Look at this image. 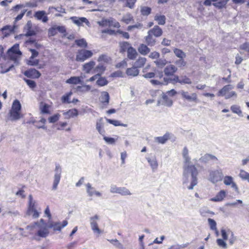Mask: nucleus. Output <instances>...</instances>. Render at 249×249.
<instances>
[{
  "label": "nucleus",
  "mask_w": 249,
  "mask_h": 249,
  "mask_svg": "<svg viewBox=\"0 0 249 249\" xmlns=\"http://www.w3.org/2000/svg\"><path fill=\"white\" fill-rule=\"evenodd\" d=\"M182 156L184 160L182 182L188 189L192 190L197 183L198 172L195 165L191 164V158L186 147L183 149Z\"/></svg>",
  "instance_id": "obj_1"
},
{
  "label": "nucleus",
  "mask_w": 249,
  "mask_h": 249,
  "mask_svg": "<svg viewBox=\"0 0 249 249\" xmlns=\"http://www.w3.org/2000/svg\"><path fill=\"white\" fill-rule=\"evenodd\" d=\"M150 65H148L142 70L143 73V77L146 79L153 78L150 80V83L154 86H161L167 85L169 79L163 77V72L161 71H158L156 69H153V71L148 72V68Z\"/></svg>",
  "instance_id": "obj_2"
},
{
  "label": "nucleus",
  "mask_w": 249,
  "mask_h": 249,
  "mask_svg": "<svg viewBox=\"0 0 249 249\" xmlns=\"http://www.w3.org/2000/svg\"><path fill=\"white\" fill-rule=\"evenodd\" d=\"M49 229L48 223H46L43 219L27 227V230L31 233L36 234L42 237H45L48 235Z\"/></svg>",
  "instance_id": "obj_3"
},
{
  "label": "nucleus",
  "mask_w": 249,
  "mask_h": 249,
  "mask_svg": "<svg viewBox=\"0 0 249 249\" xmlns=\"http://www.w3.org/2000/svg\"><path fill=\"white\" fill-rule=\"evenodd\" d=\"M28 199L26 215L34 218H37L41 213V208L38 207L37 202L33 199L32 195H29Z\"/></svg>",
  "instance_id": "obj_4"
},
{
  "label": "nucleus",
  "mask_w": 249,
  "mask_h": 249,
  "mask_svg": "<svg viewBox=\"0 0 249 249\" xmlns=\"http://www.w3.org/2000/svg\"><path fill=\"white\" fill-rule=\"evenodd\" d=\"M21 107V104L18 100H16L13 102L10 112L9 118L11 120H18L22 117V115L20 112Z\"/></svg>",
  "instance_id": "obj_5"
},
{
  "label": "nucleus",
  "mask_w": 249,
  "mask_h": 249,
  "mask_svg": "<svg viewBox=\"0 0 249 249\" xmlns=\"http://www.w3.org/2000/svg\"><path fill=\"white\" fill-rule=\"evenodd\" d=\"M233 89V86L231 85H226L218 91L217 96L224 97L226 99H228L232 97H236V93L235 91L231 90Z\"/></svg>",
  "instance_id": "obj_6"
},
{
  "label": "nucleus",
  "mask_w": 249,
  "mask_h": 249,
  "mask_svg": "<svg viewBox=\"0 0 249 249\" xmlns=\"http://www.w3.org/2000/svg\"><path fill=\"white\" fill-rule=\"evenodd\" d=\"M100 219V216L95 214L91 216L89 218L90 226L91 230L96 236L98 237L103 233V231L99 227L98 221Z\"/></svg>",
  "instance_id": "obj_7"
},
{
  "label": "nucleus",
  "mask_w": 249,
  "mask_h": 249,
  "mask_svg": "<svg viewBox=\"0 0 249 249\" xmlns=\"http://www.w3.org/2000/svg\"><path fill=\"white\" fill-rule=\"evenodd\" d=\"M62 174V168L59 164H56L54 170L53 180L52 185V190H55L57 188Z\"/></svg>",
  "instance_id": "obj_8"
},
{
  "label": "nucleus",
  "mask_w": 249,
  "mask_h": 249,
  "mask_svg": "<svg viewBox=\"0 0 249 249\" xmlns=\"http://www.w3.org/2000/svg\"><path fill=\"white\" fill-rule=\"evenodd\" d=\"M93 53L91 51L81 49L77 51L75 60L78 62H84L86 60L90 58Z\"/></svg>",
  "instance_id": "obj_9"
},
{
  "label": "nucleus",
  "mask_w": 249,
  "mask_h": 249,
  "mask_svg": "<svg viewBox=\"0 0 249 249\" xmlns=\"http://www.w3.org/2000/svg\"><path fill=\"white\" fill-rule=\"evenodd\" d=\"M223 175L221 170H212L209 172L208 180L213 183H216L222 180Z\"/></svg>",
  "instance_id": "obj_10"
},
{
  "label": "nucleus",
  "mask_w": 249,
  "mask_h": 249,
  "mask_svg": "<svg viewBox=\"0 0 249 249\" xmlns=\"http://www.w3.org/2000/svg\"><path fill=\"white\" fill-rule=\"evenodd\" d=\"M7 55L10 59L15 61L19 58L21 55V52L19 49V45L16 44L11 49H9L7 52Z\"/></svg>",
  "instance_id": "obj_11"
},
{
  "label": "nucleus",
  "mask_w": 249,
  "mask_h": 249,
  "mask_svg": "<svg viewBox=\"0 0 249 249\" xmlns=\"http://www.w3.org/2000/svg\"><path fill=\"white\" fill-rule=\"evenodd\" d=\"M68 221L66 220L60 222H53L49 220L48 222V227L53 229L54 231H60L63 228L68 225Z\"/></svg>",
  "instance_id": "obj_12"
},
{
  "label": "nucleus",
  "mask_w": 249,
  "mask_h": 249,
  "mask_svg": "<svg viewBox=\"0 0 249 249\" xmlns=\"http://www.w3.org/2000/svg\"><path fill=\"white\" fill-rule=\"evenodd\" d=\"M52 103L45 101L41 102L39 104V110L42 114H49L51 113L52 110Z\"/></svg>",
  "instance_id": "obj_13"
},
{
  "label": "nucleus",
  "mask_w": 249,
  "mask_h": 249,
  "mask_svg": "<svg viewBox=\"0 0 249 249\" xmlns=\"http://www.w3.org/2000/svg\"><path fill=\"white\" fill-rule=\"evenodd\" d=\"M223 182L225 185L231 186V187L234 189V190L239 193V188L236 183L233 180V178L230 176H226L224 177H223Z\"/></svg>",
  "instance_id": "obj_14"
},
{
  "label": "nucleus",
  "mask_w": 249,
  "mask_h": 249,
  "mask_svg": "<svg viewBox=\"0 0 249 249\" xmlns=\"http://www.w3.org/2000/svg\"><path fill=\"white\" fill-rule=\"evenodd\" d=\"M221 235L224 240H227L228 238L230 237L229 241L231 244H233L235 238L233 236V233L230 230H226L225 229H222L221 230Z\"/></svg>",
  "instance_id": "obj_15"
},
{
  "label": "nucleus",
  "mask_w": 249,
  "mask_h": 249,
  "mask_svg": "<svg viewBox=\"0 0 249 249\" xmlns=\"http://www.w3.org/2000/svg\"><path fill=\"white\" fill-rule=\"evenodd\" d=\"M227 195V192L221 190L213 197L210 199V201L214 202H221L224 200Z\"/></svg>",
  "instance_id": "obj_16"
},
{
  "label": "nucleus",
  "mask_w": 249,
  "mask_h": 249,
  "mask_svg": "<svg viewBox=\"0 0 249 249\" xmlns=\"http://www.w3.org/2000/svg\"><path fill=\"white\" fill-rule=\"evenodd\" d=\"M87 192L88 196L90 197H98L102 196V194L96 191L94 188L92 187L90 184L88 183L86 184Z\"/></svg>",
  "instance_id": "obj_17"
},
{
  "label": "nucleus",
  "mask_w": 249,
  "mask_h": 249,
  "mask_svg": "<svg viewBox=\"0 0 249 249\" xmlns=\"http://www.w3.org/2000/svg\"><path fill=\"white\" fill-rule=\"evenodd\" d=\"M72 22L78 26H82L83 23H85L88 26H89V22L86 18H78L76 17H71L70 18Z\"/></svg>",
  "instance_id": "obj_18"
},
{
  "label": "nucleus",
  "mask_w": 249,
  "mask_h": 249,
  "mask_svg": "<svg viewBox=\"0 0 249 249\" xmlns=\"http://www.w3.org/2000/svg\"><path fill=\"white\" fill-rule=\"evenodd\" d=\"M180 94L183 98L190 102H196L197 95L196 93H189L187 91H181Z\"/></svg>",
  "instance_id": "obj_19"
},
{
  "label": "nucleus",
  "mask_w": 249,
  "mask_h": 249,
  "mask_svg": "<svg viewBox=\"0 0 249 249\" xmlns=\"http://www.w3.org/2000/svg\"><path fill=\"white\" fill-rule=\"evenodd\" d=\"M82 76H71L66 81V83L71 85H78L83 83Z\"/></svg>",
  "instance_id": "obj_20"
},
{
  "label": "nucleus",
  "mask_w": 249,
  "mask_h": 249,
  "mask_svg": "<svg viewBox=\"0 0 249 249\" xmlns=\"http://www.w3.org/2000/svg\"><path fill=\"white\" fill-rule=\"evenodd\" d=\"M95 62L93 61H90L82 65V70L85 73H89L95 67Z\"/></svg>",
  "instance_id": "obj_21"
},
{
  "label": "nucleus",
  "mask_w": 249,
  "mask_h": 249,
  "mask_svg": "<svg viewBox=\"0 0 249 249\" xmlns=\"http://www.w3.org/2000/svg\"><path fill=\"white\" fill-rule=\"evenodd\" d=\"M25 75L32 78H37L40 77V73L34 69H31L24 72Z\"/></svg>",
  "instance_id": "obj_22"
},
{
  "label": "nucleus",
  "mask_w": 249,
  "mask_h": 249,
  "mask_svg": "<svg viewBox=\"0 0 249 249\" xmlns=\"http://www.w3.org/2000/svg\"><path fill=\"white\" fill-rule=\"evenodd\" d=\"M96 128L100 134L102 136H104L105 134V130L104 129V123L102 118H100L97 121Z\"/></svg>",
  "instance_id": "obj_23"
},
{
  "label": "nucleus",
  "mask_w": 249,
  "mask_h": 249,
  "mask_svg": "<svg viewBox=\"0 0 249 249\" xmlns=\"http://www.w3.org/2000/svg\"><path fill=\"white\" fill-rule=\"evenodd\" d=\"M126 74L130 77H133L138 75L139 70L135 66L127 68L125 71Z\"/></svg>",
  "instance_id": "obj_24"
},
{
  "label": "nucleus",
  "mask_w": 249,
  "mask_h": 249,
  "mask_svg": "<svg viewBox=\"0 0 249 249\" xmlns=\"http://www.w3.org/2000/svg\"><path fill=\"white\" fill-rule=\"evenodd\" d=\"M27 63L31 66H36L39 69H42L45 66V64H39V60L35 58L30 57L27 61Z\"/></svg>",
  "instance_id": "obj_25"
},
{
  "label": "nucleus",
  "mask_w": 249,
  "mask_h": 249,
  "mask_svg": "<svg viewBox=\"0 0 249 249\" xmlns=\"http://www.w3.org/2000/svg\"><path fill=\"white\" fill-rule=\"evenodd\" d=\"M148 33L155 37H159L162 35V31L159 26H155L153 29L150 30Z\"/></svg>",
  "instance_id": "obj_26"
},
{
  "label": "nucleus",
  "mask_w": 249,
  "mask_h": 249,
  "mask_svg": "<svg viewBox=\"0 0 249 249\" xmlns=\"http://www.w3.org/2000/svg\"><path fill=\"white\" fill-rule=\"evenodd\" d=\"M111 61V58L107 54H103L100 55L98 58L97 61L102 64H109Z\"/></svg>",
  "instance_id": "obj_27"
},
{
  "label": "nucleus",
  "mask_w": 249,
  "mask_h": 249,
  "mask_svg": "<svg viewBox=\"0 0 249 249\" xmlns=\"http://www.w3.org/2000/svg\"><path fill=\"white\" fill-rule=\"evenodd\" d=\"M78 115V110L75 108L69 110L67 111L63 112V115L66 119H70L71 118L77 116Z\"/></svg>",
  "instance_id": "obj_28"
},
{
  "label": "nucleus",
  "mask_w": 249,
  "mask_h": 249,
  "mask_svg": "<svg viewBox=\"0 0 249 249\" xmlns=\"http://www.w3.org/2000/svg\"><path fill=\"white\" fill-rule=\"evenodd\" d=\"M32 24L30 21L27 22L24 28V31L25 32V35L31 36L34 35L35 32L32 29Z\"/></svg>",
  "instance_id": "obj_29"
},
{
  "label": "nucleus",
  "mask_w": 249,
  "mask_h": 249,
  "mask_svg": "<svg viewBox=\"0 0 249 249\" xmlns=\"http://www.w3.org/2000/svg\"><path fill=\"white\" fill-rule=\"evenodd\" d=\"M228 1L229 0H217L213 3V5L217 9H221L226 8Z\"/></svg>",
  "instance_id": "obj_30"
},
{
  "label": "nucleus",
  "mask_w": 249,
  "mask_h": 249,
  "mask_svg": "<svg viewBox=\"0 0 249 249\" xmlns=\"http://www.w3.org/2000/svg\"><path fill=\"white\" fill-rule=\"evenodd\" d=\"M177 71V68L173 65L167 66L164 70V73L167 76L172 75Z\"/></svg>",
  "instance_id": "obj_31"
},
{
  "label": "nucleus",
  "mask_w": 249,
  "mask_h": 249,
  "mask_svg": "<svg viewBox=\"0 0 249 249\" xmlns=\"http://www.w3.org/2000/svg\"><path fill=\"white\" fill-rule=\"evenodd\" d=\"M147 160L152 170L154 171L156 170L158 167V163L155 157L147 158Z\"/></svg>",
  "instance_id": "obj_32"
},
{
  "label": "nucleus",
  "mask_w": 249,
  "mask_h": 249,
  "mask_svg": "<svg viewBox=\"0 0 249 249\" xmlns=\"http://www.w3.org/2000/svg\"><path fill=\"white\" fill-rule=\"evenodd\" d=\"M231 110L234 114H237L239 117H243V112L241 107L237 105H233L230 107Z\"/></svg>",
  "instance_id": "obj_33"
},
{
  "label": "nucleus",
  "mask_w": 249,
  "mask_h": 249,
  "mask_svg": "<svg viewBox=\"0 0 249 249\" xmlns=\"http://www.w3.org/2000/svg\"><path fill=\"white\" fill-rule=\"evenodd\" d=\"M35 16L37 19L41 20L44 22H46L48 20V18L46 16V13L43 11L36 12Z\"/></svg>",
  "instance_id": "obj_34"
},
{
  "label": "nucleus",
  "mask_w": 249,
  "mask_h": 249,
  "mask_svg": "<svg viewBox=\"0 0 249 249\" xmlns=\"http://www.w3.org/2000/svg\"><path fill=\"white\" fill-rule=\"evenodd\" d=\"M109 96L107 91H103L101 93L99 100L102 103L107 104L109 102Z\"/></svg>",
  "instance_id": "obj_35"
},
{
  "label": "nucleus",
  "mask_w": 249,
  "mask_h": 249,
  "mask_svg": "<svg viewBox=\"0 0 249 249\" xmlns=\"http://www.w3.org/2000/svg\"><path fill=\"white\" fill-rule=\"evenodd\" d=\"M108 83V82L107 78L105 77L101 76V75L98 77L97 80L96 82V85L100 87L106 86Z\"/></svg>",
  "instance_id": "obj_36"
},
{
  "label": "nucleus",
  "mask_w": 249,
  "mask_h": 249,
  "mask_svg": "<svg viewBox=\"0 0 249 249\" xmlns=\"http://www.w3.org/2000/svg\"><path fill=\"white\" fill-rule=\"evenodd\" d=\"M103 136V139L105 141V142L109 144H114L115 142L118 141L119 137L118 136H115V137H109L106 136L105 135Z\"/></svg>",
  "instance_id": "obj_37"
},
{
  "label": "nucleus",
  "mask_w": 249,
  "mask_h": 249,
  "mask_svg": "<svg viewBox=\"0 0 249 249\" xmlns=\"http://www.w3.org/2000/svg\"><path fill=\"white\" fill-rule=\"evenodd\" d=\"M138 50L142 55H146L150 52V49L146 45L143 44L140 45Z\"/></svg>",
  "instance_id": "obj_38"
},
{
  "label": "nucleus",
  "mask_w": 249,
  "mask_h": 249,
  "mask_svg": "<svg viewBox=\"0 0 249 249\" xmlns=\"http://www.w3.org/2000/svg\"><path fill=\"white\" fill-rule=\"evenodd\" d=\"M145 41L147 44L150 46L155 45L156 40L153 37V36L148 33V35L145 37Z\"/></svg>",
  "instance_id": "obj_39"
},
{
  "label": "nucleus",
  "mask_w": 249,
  "mask_h": 249,
  "mask_svg": "<svg viewBox=\"0 0 249 249\" xmlns=\"http://www.w3.org/2000/svg\"><path fill=\"white\" fill-rule=\"evenodd\" d=\"M127 52V57L130 59H134L137 55V53L136 50L133 48V47H131L128 49Z\"/></svg>",
  "instance_id": "obj_40"
},
{
  "label": "nucleus",
  "mask_w": 249,
  "mask_h": 249,
  "mask_svg": "<svg viewBox=\"0 0 249 249\" xmlns=\"http://www.w3.org/2000/svg\"><path fill=\"white\" fill-rule=\"evenodd\" d=\"M170 138V134L166 133L162 136L158 137L156 138L157 142L163 144L164 143Z\"/></svg>",
  "instance_id": "obj_41"
},
{
  "label": "nucleus",
  "mask_w": 249,
  "mask_h": 249,
  "mask_svg": "<svg viewBox=\"0 0 249 249\" xmlns=\"http://www.w3.org/2000/svg\"><path fill=\"white\" fill-rule=\"evenodd\" d=\"M175 55L179 58H184L186 57L185 53L181 50L174 48L173 49Z\"/></svg>",
  "instance_id": "obj_42"
},
{
  "label": "nucleus",
  "mask_w": 249,
  "mask_h": 249,
  "mask_svg": "<svg viewBox=\"0 0 249 249\" xmlns=\"http://www.w3.org/2000/svg\"><path fill=\"white\" fill-rule=\"evenodd\" d=\"M106 70V67L100 63L95 68V71L97 73V74H99V76L104 73Z\"/></svg>",
  "instance_id": "obj_43"
},
{
  "label": "nucleus",
  "mask_w": 249,
  "mask_h": 249,
  "mask_svg": "<svg viewBox=\"0 0 249 249\" xmlns=\"http://www.w3.org/2000/svg\"><path fill=\"white\" fill-rule=\"evenodd\" d=\"M91 86L88 85H83L81 86L77 87L76 89L78 92H86L89 91L91 89Z\"/></svg>",
  "instance_id": "obj_44"
},
{
  "label": "nucleus",
  "mask_w": 249,
  "mask_h": 249,
  "mask_svg": "<svg viewBox=\"0 0 249 249\" xmlns=\"http://www.w3.org/2000/svg\"><path fill=\"white\" fill-rule=\"evenodd\" d=\"M146 62V59L144 57H140L135 62V66L137 69L141 68L144 66Z\"/></svg>",
  "instance_id": "obj_45"
},
{
  "label": "nucleus",
  "mask_w": 249,
  "mask_h": 249,
  "mask_svg": "<svg viewBox=\"0 0 249 249\" xmlns=\"http://www.w3.org/2000/svg\"><path fill=\"white\" fill-rule=\"evenodd\" d=\"M106 119L107 123H108L110 124H112L115 126H124V127L127 126L126 124H122L120 123V122L119 121H118L116 120H111V119H107V118H106Z\"/></svg>",
  "instance_id": "obj_46"
},
{
  "label": "nucleus",
  "mask_w": 249,
  "mask_h": 249,
  "mask_svg": "<svg viewBox=\"0 0 249 249\" xmlns=\"http://www.w3.org/2000/svg\"><path fill=\"white\" fill-rule=\"evenodd\" d=\"M13 27L11 26H6L1 29V31L5 36H7L9 35L13 31Z\"/></svg>",
  "instance_id": "obj_47"
},
{
  "label": "nucleus",
  "mask_w": 249,
  "mask_h": 249,
  "mask_svg": "<svg viewBox=\"0 0 249 249\" xmlns=\"http://www.w3.org/2000/svg\"><path fill=\"white\" fill-rule=\"evenodd\" d=\"M120 51L122 53L124 52L125 51H128L129 48L131 46L130 45L126 42H122L120 44Z\"/></svg>",
  "instance_id": "obj_48"
},
{
  "label": "nucleus",
  "mask_w": 249,
  "mask_h": 249,
  "mask_svg": "<svg viewBox=\"0 0 249 249\" xmlns=\"http://www.w3.org/2000/svg\"><path fill=\"white\" fill-rule=\"evenodd\" d=\"M239 177L243 180H247L249 182V173L244 170H240Z\"/></svg>",
  "instance_id": "obj_49"
},
{
  "label": "nucleus",
  "mask_w": 249,
  "mask_h": 249,
  "mask_svg": "<svg viewBox=\"0 0 249 249\" xmlns=\"http://www.w3.org/2000/svg\"><path fill=\"white\" fill-rule=\"evenodd\" d=\"M155 20L158 22L160 25H163L165 23V17L163 15H157L155 17Z\"/></svg>",
  "instance_id": "obj_50"
},
{
  "label": "nucleus",
  "mask_w": 249,
  "mask_h": 249,
  "mask_svg": "<svg viewBox=\"0 0 249 249\" xmlns=\"http://www.w3.org/2000/svg\"><path fill=\"white\" fill-rule=\"evenodd\" d=\"M109 27H113L119 28L120 27L119 23L115 19L112 18H109Z\"/></svg>",
  "instance_id": "obj_51"
},
{
  "label": "nucleus",
  "mask_w": 249,
  "mask_h": 249,
  "mask_svg": "<svg viewBox=\"0 0 249 249\" xmlns=\"http://www.w3.org/2000/svg\"><path fill=\"white\" fill-rule=\"evenodd\" d=\"M123 2H125V6L131 9L133 8L135 3L137 0H119Z\"/></svg>",
  "instance_id": "obj_52"
},
{
  "label": "nucleus",
  "mask_w": 249,
  "mask_h": 249,
  "mask_svg": "<svg viewBox=\"0 0 249 249\" xmlns=\"http://www.w3.org/2000/svg\"><path fill=\"white\" fill-rule=\"evenodd\" d=\"M60 115L58 113L55 114L48 118V121L50 123H54L60 119Z\"/></svg>",
  "instance_id": "obj_53"
},
{
  "label": "nucleus",
  "mask_w": 249,
  "mask_h": 249,
  "mask_svg": "<svg viewBox=\"0 0 249 249\" xmlns=\"http://www.w3.org/2000/svg\"><path fill=\"white\" fill-rule=\"evenodd\" d=\"M163 104L167 106H171L172 105V100L169 96L163 95L162 96Z\"/></svg>",
  "instance_id": "obj_54"
},
{
  "label": "nucleus",
  "mask_w": 249,
  "mask_h": 249,
  "mask_svg": "<svg viewBox=\"0 0 249 249\" xmlns=\"http://www.w3.org/2000/svg\"><path fill=\"white\" fill-rule=\"evenodd\" d=\"M75 43L80 47L86 48L88 46V44L84 38L76 40Z\"/></svg>",
  "instance_id": "obj_55"
},
{
  "label": "nucleus",
  "mask_w": 249,
  "mask_h": 249,
  "mask_svg": "<svg viewBox=\"0 0 249 249\" xmlns=\"http://www.w3.org/2000/svg\"><path fill=\"white\" fill-rule=\"evenodd\" d=\"M177 81L180 84H191L192 81L190 78L187 77H182L181 79H179L178 77H177Z\"/></svg>",
  "instance_id": "obj_56"
},
{
  "label": "nucleus",
  "mask_w": 249,
  "mask_h": 249,
  "mask_svg": "<svg viewBox=\"0 0 249 249\" xmlns=\"http://www.w3.org/2000/svg\"><path fill=\"white\" fill-rule=\"evenodd\" d=\"M151 9L147 6H142L141 8V14L143 16H147L151 13Z\"/></svg>",
  "instance_id": "obj_57"
},
{
  "label": "nucleus",
  "mask_w": 249,
  "mask_h": 249,
  "mask_svg": "<svg viewBox=\"0 0 249 249\" xmlns=\"http://www.w3.org/2000/svg\"><path fill=\"white\" fill-rule=\"evenodd\" d=\"M109 19H102L101 21L97 22L98 24L102 27H109Z\"/></svg>",
  "instance_id": "obj_58"
},
{
  "label": "nucleus",
  "mask_w": 249,
  "mask_h": 249,
  "mask_svg": "<svg viewBox=\"0 0 249 249\" xmlns=\"http://www.w3.org/2000/svg\"><path fill=\"white\" fill-rule=\"evenodd\" d=\"M46 122V120L43 118L42 117L40 120L38 121L39 125L37 126V127L38 128H42L43 129H46L47 127L45 125V124Z\"/></svg>",
  "instance_id": "obj_59"
},
{
  "label": "nucleus",
  "mask_w": 249,
  "mask_h": 249,
  "mask_svg": "<svg viewBox=\"0 0 249 249\" xmlns=\"http://www.w3.org/2000/svg\"><path fill=\"white\" fill-rule=\"evenodd\" d=\"M72 95V92H69V93L66 94L65 95H63L62 97L61 100L63 103H71L70 101V97L71 95Z\"/></svg>",
  "instance_id": "obj_60"
},
{
  "label": "nucleus",
  "mask_w": 249,
  "mask_h": 249,
  "mask_svg": "<svg viewBox=\"0 0 249 249\" xmlns=\"http://www.w3.org/2000/svg\"><path fill=\"white\" fill-rule=\"evenodd\" d=\"M119 194L123 196H128L131 195V193L127 188L124 187H121Z\"/></svg>",
  "instance_id": "obj_61"
},
{
  "label": "nucleus",
  "mask_w": 249,
  "mask_h": 249,
  "mask_svg": "<svg viewBox=\"0 0 249 249\" xmlns=\"http://www.w3.org/2000/svg\"><path fill=\"white\" fill-rule=\"evenodd\" d=\"M208 221L210 229L212 230H216V228H217L216 222L213 219L211 218H209L208 219Z\"/></svg>",
  "instance_id": "obj_62"
},
{
  "label": "nucleus",
  "mask_w": 249,
  "mask_h": 249,
  "mask_svg": "<svg viewBox=\"0 0 249 249\" xmlns=\"http://www.w3.org/2000/svg\"><path fill=\"white\" fill-rule=\"evenodd\" d=\"M214 157L210 155L206 154L204 156H202L199 159V160L201 162H206L208 160H212Z\"/></svg>",
  "instance_id": "obj_63"
},
{
  "label": "nucleus",
  "mask_w": 249,
  "mask_h": 249,
  "mask_svg": "<svg viewBox=\"0 0 249 249\" xmlns=\"http://www.w3.org/2000/svg\"><path fill=\"white\" fill-rule=\"evenodd\" d=\"M132 17L130 14H127L124 15L122 19V21L126 24H128L132 20Z\"/></svg>",
  "instance_id": "obj_64"
}]
</instances>
